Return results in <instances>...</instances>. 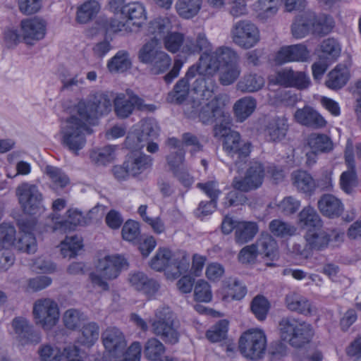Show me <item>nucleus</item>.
Segmentation results:
<instances>
[{
  "label": "nucleus",
  "mask_w": 361,
  "mask_h": 361,
  "mask_svg": "<svg viewBox=\"0 0 361 361\" xmlns=\"http://www.w3.org/2000/svg\"><path fill=\"white\" fill-rule=\"evenodd\" d=\"M255 108V99L251 97H245L235 103L233 111L238 121L243 122L252 114Z\"/></svg>",
  "instance_id": "58836bf2"
},
{
  "label": "nucleus",
  "mask_w": 361,
  "mask_h": 361,
  "mask_svg": "<svg viewBox=\"0 0 361 361\" xmlns=\"http://www.w3.org/2000/svg\"><path fill=\"white\" fill-rule=\"evenodd\" d=\"M171 28V25L169 18H157L149 23L148 32L154 35L153 38L156 37L159 40V38L169 32Z\"/></svg>",
  "instance_id": "13d9d810"
},
{
  "label": "nucleus",
  "mask_w": 361,
  "mask_h": 361,
  "mask_svg": "<svg viewBox=\"0 0 361 361\" xmlns=\"http://www.w3.org/2000/svg\"><path fill=\"white\" fill-rule=\"evenodd\" d=\"M212 48V44L207 39L206 34L200 32L196 35L195 40L190 38L185 39L182 51L188 54L202 52L201 55L211 54Z\"/></svg>",
  "instance_id": "393cba45"
},
{
  "label": "nucleus",
  "mask_w": 361,
  "mask_h": 361,
  "mask_svg": "<svg viewBox=\"0 0 361 361\" xmlns=\"http://www.w3.org/2000/svg\"><path fill=\"white\" fill-rule=\"evenodd\" d=\"M112 94L96 92L90 94L87 101H80L75 106L78 116H82L89 121L97 115L107 114L111 109Z\"/></svg>",
  "instance_id": "6e6552de"
},
{
  "label": "nucleus",
  "mask_w": 361,
  "mask_h": 361,
  "mask_svg": "<svg viewBox=\"0 0 361 361\" xmlns=\"http://www.w3.org/2000/svg\"><path fill=\"white\" fill-rule=\"evenodd\" d=\"M171 59L164 51H159L157 57L149 63L152 74L158 75L165 72L171 66Z\"/></svg>",
  "instance_id": "4d7b16f0"
},
{
  "label": "nucleus",
  "mask_w": 361,
  "mask_h": 361,
  "mask_svg": "<svg viewBox=\"0 0 361 361\" xmlns=\"http://www.w3.org/2000/svg\"><path fill=\"white\" fill-rule=\"evenodd\" d=\"M314 13H304L298 16L292 25V33L295 38H302L312 32Z\"/></svg>",
  "instance_id": "c9c22d12"
},
{
  "label": "nucleus",
  "mask_w": 361,
  "mask_h": 361,
  "mask_svg": "<svg viewBox=\"0 0 361 361\" xmlns=\"http://www.w3.org/2000/svg\"><path fill=\"white\" fill-rule=\"evenodd\" d=\"M123 0H112L110 2V7L114 12H121L123 16L128 17L130 25L138 27L146 20L145 9L142 4L138 2H133L128 5L123 6Z\"/></svg>",
  "instance_id": "f3484780"
},
{
  "label": "nucleus",
  "mask_w": 361,
  "mask_h": 361,
  "mask_svg": "<svg viewBox=\"0 0 361 361\" xmlns=\"http://www.w3.org/2000/svg\"><path fill=\"white\" fill-rule=\"evenodd\" d=\"M202 0H178L176 9L183 18L190 19L197 14L201 8Z\"/></svg>",
  "instance_id": "a19ab883"
},
{
  "label": "nucleus",
  "mask_w": 361,
  "mask_h": 361,
  "mask_svg": "<svg viewBox=\"0 0 361 361\" xmlns=\"http://www.w3.org/2000/svg\"><path fill=\"white\" fill-rule=\"evenodd\" d=\"M198 75V68L195 65L191 66L184 78H181L174 86L173 90L168 94L166 100L168 102L180 104L188 97L189 93L190 80Z\"/></svg>",
  "instance_id": "aec40b11"
},
{
  "label": "nucleus",
  "mask_w": 361,
  "mask_h": 361,
  "mask_svg": "<svg viewBox=\"0 0 361 361\" xmlns=\"http://www.w3.org/2000/svg\"><path fill=\"white\" fill-rule=\"evenodd\" d=\"M99 9L100 6L97 1L89 0L78 8L77 20L81 23H86L97 14Z\"/></svg>",
  "instance_id": "37998d69"
},
{
  "label": "nucleus",
  "mask_w": 361,
  "mask_h": 361,
  "mask_svg": "<svg viewBox=\"0 0 361 361\" xmlns=\"http://www.w3.org/2000/svg\"><path fill=\"white\" fill-rule=\"evenodd\" d=\"M159 39L152 38L149 41L146 42L138 53V59L140 62L146 64H149L154 59L159 51L161 50L158 49Z\"/></svg>",
  "instance_id": "a18cd8bd"
},
{
  "label": "nucleus",
  "mask_w": 361,
  "mask_h": 361,
  "mask_svg": "<svg viewBox=\"0 0 361 361\" xmlns=\"http://www.w3.org/2000/svg\"><path fill=\"white\" fill-rule=\"evenodd\" d=\"M128 266L126 259L118 255H108L98 261L97 270L102 274L105 279H114L121 271Z\"/></svg>",
  "instance_id": "6ab92c4d"
},
{
  "label": "nucleus",
  "mask_w": 361,
  "mask_h": 361,
  "mask_svg": "<svg viewBox=\"0 0 361 361\" xmlns=\"http://www.w3.org/2000/svg\"><path fill=\"white\" fill-rule=\"evenodd\" d=\"M11 326L15 339L20 345L37 344L41 341L40 334L34 329L33 326L25 317H18L13 319Z\"/></svg>",
  "instance_id": "dca6fc26"
},
{
  "label": "nucleus",
  "mask_w": 361,
  "mask_h": 361,
  "mask_svg": "<svg viewBox=\"0 0 361 361\" xmlns=\"http://www.w3.org/2000/svg\"><path fill=\"white\" fill-rule=\"evenodd\" d=\"M16 238V229L9 224L0 225V247L8 248L11 246Z\"/></svg>",
  "instance_id": "69168bd1"
},
{
  "label": "nucleus",
  "mask_w": 361,
  "mask_h": 361,
  "mask_svg": "<svg viewBox=\"0 0 361 361\" xmlns=\"http://www.w3.org/2000/svg\"><path fill=\"white\" fill-rule=\"evenodd\" d=\"M321 214L330 219L340 216L344 210L341 201L333 195H323L317 202Z\"/></svg>",
  "instance_id": "b1692460"
},
{
  "label": "nucleus",
  "mask_w": 361,
  "mask_h": 361,
  "mask_svg": "<svg viewBox=\"0 0 361 361\" xmlns=\"http://www.w3.org/2000/svg\"><path fill=\"white\" fill-rule=\"evenodd\" d=\"M311 150L317 153H327L333 149L331 138L325 134L312 133L307 140Z\"/></svg>",
  "instance_id": "f704fd0d"
},
{
  "label": "nucleus",
  "mask_w": 361,
  "mask_h": 361,
  "mask_svg": "<svg viewBox=\"0 0 361 361\" xmlns=\"http://www.w3.org/2000/svg\"><path fill=\"white\" fill-rule=\"evenodd\" d=\"M219 82L223 86L233 84L241 74V68L239 65L221 67L219 69Z\"/></svg>",
  "instance_id": "79ce46f5"
},
{
  "label": "nucleus",
  "mask_w": 361,
  "mask_h": 361,
  "mask_svg": "<svg viewBox=\"0 0 361 361\" xmlns=\"http://www.w3.org/2000/svg\"><path fill=\"white\" fill-rule=\"evenodd\" d=\"M294 118L297 123L313 129L323 128L327 124L325 118L309 106L297 109L294 114Z\"/></svg>",
  "instance_id": "412c9836"
},
{
  "label": "nucleus",
  "mask_w": 361,
  "mask_h": 361,
  "mask_svg": "<svg viewBox=\"0 0 361 361\" xmlns=\"http://www.w3.org/2000/svg\"><path fill=\"white\" fill-rule=\"evenodd\" d=\"M357 184L355 169H348L341 173L340 177V185L341 189L349 194Z\"/></svg>",
  "instance_id": "0e129e2a"
},
{
  "label": "nucleus",
  "mask_w": 361,
  "mask_h": 361,
  "mask_svg": "<svg viewBox=\"0 0 361 361\" xmlns=\"http://www.w3.org/2000/svg\"><path fill=\"white\" fill-rule=\"evenodd\" d=\"M152 331L171 345L179 341V333L174 326L173 314L169 307H161L155 312V319L152 321Z\"/></svg>",
  "instance_id": "1a4fd4ad"
},
{
  "label": "nucleus",
  "mask_w": 361,
  "mask_h": 361,
  "mask_svg": "<svg viewBox=\"0 0 361 361\" xmlns=\"http://www.w3.org/2000/svg\"><path fill=\"white\" fill-rule=\"evenodd\" d=\"M259 231L258 225L253 221L239 222L235 227V240L240 245L250 241Z\"/></svg>",
  "instance_id": "7c9ffc66"
},
{
  "label": "nucleus",
  "mask_w": 361,
  "mask_h": 361,
  "mask_svg": "<svg viewBox=\"0 0 361 361\" xmlns=\"http://www.w3.org/2000/svg\"><path fill=\"white\" fill-rule=\"evenodd\" d=\"M44 172L51 181L50 188L55 191L63 189L70 184L69 177L60 168L47 165Z\"/></svg>",
  "instance_id": "2f4dec72"
},
{
  "label": "nucleus",
  "mask_w": 361,
  "mask_h": 361,
  "mask_svg": "<svg viewBox=\"0 0 361 361\" xmlns=\"http://www.w3.org/2000/svg\"><path fill=\"white\" fill-rule=\"evenodd\" d=\"M214 136L222 138L224 151L233 159L238 171L243 169L251 152V143L243 140L238 132L221 126L214 128Z\"/></svg>",
  "instance_id": "20e7f679"
},
{
  "label": "nucleus",
  "mask_w": 361,
  "mask_h": 361,
  "mask_svg": "<svg viewBox=\"0 0 361 361\" xmlns=\"http://www.w3.org/2000/svg\"><path fill=\"white\" fill-rule=\"evenodd\" d=\"M195 299L200 302H208L212 298L210 285L204 280H198L194 288Z\"/></svg>",
  "instance_id": "680f3d73"
},
{
  "label": "nucleus",
  "mask_w": 361,
  "mask_h": 361,
  "mask_svg": "<svg viewBox=\"0 0 361 361\" xmlns=\"http://www.w3.org/2000/svg\"><path fill=\"white\" fill-rule=\"evenodd\" d=\"M255 6L257 17L262 20L273 17L279 10L278 0H258Z\"/></svg>",
  "instance_id": "8fccbe9b"
},
{
  "label": "nucleus",
  "mask_w": 361,
  "mask_h": 361,
  "mask_svg": "<svg viewBox=\"0 0 361 361\" xmlns=\"http://www.w3.org/2000/svg\"><path fill=\"white\" fill-rule=\"evenodd\" d=\"M321 51L320 58L325 59L331 63L339 56L341 47L334 39L328 38L321 44Z\"/></svg>",
  "instance_id": "3c124183"
},
{
  "label": "nucleus",
  "mask_w": 361,
  "mask_h": 361,
  "mask_svg": "<svg viewBox=\"0 0 361 361\" xmlns=\"http://www.w3.org/2000/svg\"><path fill=\"white\" fill-rule=\"evenodd\" d=\"M288 128V125L286 118H274L268 123L265 129V135L270 141H280L285 137Z\"/></svg>",
  "instance_id": "473e14b6"
},
{
  "label": "nucleus",
  "mask_w": 361,
  "mask_h": 361,
  "mask_svg": "<svg viewBox=\"0 0 361 361\" xmlns=\"http://www.w3.org/2000/svg\"><path fill=\"white\" fill-rule=\"evenodd\" d=\"M286 304L289 310L305 316L311 315L314 311V307L310 301L296 293H290L286 295Z\"/></svg>",
  "instance_id": "a878e982"
},
{
  "label": "nucleus",
  "mask_w": 361,
  "mask_h": 361,
  "mask_svg": "<svg viewBox=\"0 0 361 361\" xmlns=\"http://www.w3.org/2000/svg\"><path fill=\"white\" fill-rule=\"evenodd\" d=\"M202 101H192L184 106V112L190 118H198L204 124H212L217 121H221L226 116L225 107L229 102L228 97L224 94L216 95L210 101H207L209 97H204L202 92Z\"/></svg>",
  "instance_id": "7ed1b4c3"
},
{
  "label": "nucleus",
  "mask_w": 361,
  "mask_h": 361,
  "mask_svg": "<svg viewBox=\"0 0 361 361\" xmlns=\"http://www.w3.org/2000/svg\"><path fill=\"white\" fill-rule=\"evenodd\" d=\"M20 251L26 253H34L37 250V243L34 234H22L15 244Z\"/></svg>",
  "instance_id": "338daca9"
},
{
  "label": "nucleus",
  "mask_w": 361,
  "mask_h": 361,
  "mask_svg": "<svg viewBox=\"0 0 361 361\" xmlns=\"http://www.w3.org/2000/svg\"><path fill=\"white\" fill-rule=\"evenodd\" d=\"M114 104L115 113L121 118L128 117L135 107L142 109V99L136 95L126 96L123 94H118L114 99Z\"/></svg>",
  "instance_id": "4be33fe9"
},
{
  "label": "nucleus",
  "mask_w": 361,
  "mask_h": 361,
  "mask_svg": "<svg viewBox=\"0 0 361 361\" xmlns=\"http://www.w3.org/2000/svg\"><path fill=\"white\" fill-rule=\"evenodd\" d=\"M32 312L36 324L39 325L44 330L51 329L59 319L58 305L50 298L36 300Z\"/></svg>",
  "instance_id": "f8f14e48"
},
{
  "label": "nucleus",
  "mask_w": 361,
  "mask_h": 361,
  "mask_svg": "<svg viewBox=\"0 0 361 361\" xmlns=\"http://www.w3.org/2000/svg\"><path fill=\"white\" fill-rule=\"evenodd\" d=\"M305 237L309 247L315 250L326 247L330 241V235L320 228L309 229Z\"/></svg>",
  "instance_id": "4c0bfd02"
},
{
  "label": "nucleus",
  "mask_w": 361,
  "mask_h": 361,
  "mask_svg": "<svg viewBox=\"0 0 361 361\" xmlns=\"http://www.w3.org/2000/svg\"><path fill=\"white\" fill-rule=\"evenodd\" d=\"M233 42L238 47L248 49L259 41V32L257 26L249 20H239L231 30Z\"/></svg>",
  "instance_id": "ddd939ff"
},
{
  "label": "nucleus",
  "mask_w": 361,
  "mask_h": 361,
  "mask_svg": "<svg viewBox=\"0 0 361 361\" xmlns=\"http://www.w3.org/2000/svg\"><path fill=\"white\" fill-rule=\"evenodd\" d=\"M22 37L27 44H32L34 42L42 39L47 30V23L39 18L24 19L20 22Z\"/></svg>",
  "instance_id": "a211bd4d"
},
{
  "label": "nucleus",
  "mask_w": 361,
  "mask_h": 361,
  "mask_svg": "<svg viewBox=\"0 0 361 361\" xmlns=\"http://www.w3.org/2000/svg\"><path fill=\"white\" fill-rule=\"evenodd\" d=\"M312 32L317 35H326L329 33L334 27V20L332 17L322 14L316 16L314 14L312 20Z\"/></svg>",
  "instance_id": "09e8293b"
},
{
  "label": "nucleus",
  "mask_w": 361,
  "mask_h": 361,
  "mask_svg": "<svg viewBox=\"0 0 361 361\" xmlns=\"http://www.w3.org/2000/svg\"><path fill=\"white\" fill-rule=\"evenodd\" d=\"M264 85V79L257 74L245 75L237 83V89L242 92H254L259 90Z\"/></svg>",
  "instance_id": "ea45409f"
},
{
  "label": "nucleus",
  "mask_w": 361,
  "mask_h": 361,
  "mask_svg": "<svg viewBox=\"0 0 361 361\" xmlns=\"http://www.w3.org/2000/svg\"><path fill=\"white\" fill-rule=\"evenodd\" d=\"M103 345L111 361H140L142 347L140 343L133 342L128 348L126 336L116 326H109L102 333Z\"/></svg>",
  "instance_id": "f03ea898"
},
{
  "label": "nucleus",
  "mask_w": 361,
  "mask_h": 361,
  "mask_svg": "<svg viewBox=\"0 0 361 361\" xmlns=\"http://www.w3.org/2000/svg\"><path fill=\"white\" fill-rule=\"evenodd\" d=\"M164 344L156 338H149L145 343L144 353L146 357L151 360H157L164 353Z\"/></svg>",
  "instance_id": "864d4df0"
},
{
  "label": "nucleus",
  "mask_w": 361,
  "mask_h": 361,
  "mask_svg": "<svg viewBox=\"0 0 361 361\" xmlns=\"http://www.w3.org/2000/svg\"><path fill=\"white\" fill-rule=\"evenodd\" d=\"M16 195L25 214L35 215L43 209V195L37 185L23 182L16 188Z\"/></svg>",
  "instance_id": "9b49d317"
},
{
  "label": "nucleus",
  "mask_w": 361,
  "mask_h": 361,
  "mask_svg": "<svg viewBox=\"0 0 361 361\" xmlns=\"http://www.w3.org/2000/svg\"><path fill=\"white\" fill-rule=\"evenodd\" d=\"M82 247V240L80 237L77 235L66 237L62 243L61 254L64 257H74Z\"/></svg>",
  "instance_id": "6e6d98bb"
},
{
  "label": "nucleus",
  "mask_w": 361,
  "mask_h": 361,
  "mask_svg": "<svg viewBox=\"0 0 361 361\" xmlns=\"http://www.w3.org/2000/svg\"><path fill=\"white\" fill-rule=\"evenodd\" d=\"M293 184L298 191L310 195L316 188L315 180L310 173L304 171H298L293 173Z\"/></svg>",
  "instance_id": "e433bc0d"
},
{
  "label": "nucleus",
  "mask_w": 361,
  "mask_h": 361,
  "mask_svg": "<svg viewBox=\"0 0 361 361\" xmlns=\"http://www.w3.org/2000/svg\"><path fill=\"white\" fill-rule=\"evenodd\" d=\"M271 233L278 238H285L295 234L296 228L290 224L280 219H274L269 224Z\"/></svg>",
  "instance_id": "49530a36"
},
{
  "label": "nucleus",
  "mask_w": 361,
  "mask_h": 361,
  "mask_svg": "<svg viewBox=\"0 0 361 361\" xmlns=\"http://www.w3.org/2000/svg\"><path fill=\"white\" fill-rule=\"evenodd\" d=\"M264 176L265 170L263 164L260 161L252 160L250 162L244 178H234L232 186L240 191L249 192L262 185Z\"/></svg>",
  "instance_id": "4468645a"
},
{
  "label": "nucleus",
  "mask_w": 361,
  "mask_h": 361,
  "mask_svg": "<svg viewBox=\"0 0 361 361\" xmlns=\"http://www.w3.org/2000/svg\"><path fill=\"white\" fill-rule=\"evenodd\" d=\"M185 42L183 35L176 32L169 33L164 39L165 48L171 53L177 52Z\"/></svg>",
  "instance_id": "e2e57ef3"
},
{
  "label": "nucleus",
  "mask_w": 361,
  "mask_h": 361,
  "mask_svg": "<svg viewBox=\"0 0 361 361\" xmlns=\"http://www.w3.org/2000/svg\"><path fill=\"white\" fill-rule=\"evenodd\" d=\"M350 63H348V64H338L334 69L328 74V80L326 81V85L332 90H337L343 87L350 78Z\"/></svg>",
  "instance_id": "cd10ccee"
},
{
  "label": "nucleus",
  "mask_w": 361,
  "mask_h": 361,
  "mask_svg": "<svg viewBox=\"0 0 361 361\" xmlns=\"http://www.w3.org/2000/svg\"><path fill=\"white\" fill-rule=\"evenodd\" d=\"M99 327L95 322H90L85 324L81 329V336L79 337V343L83 345L92 346L98 340Z\"/></svg>",
  "instance_id": "c03bdc74"
},
{
  "label": "nucleus",
  "mask_w": 361,
  "mask_h": 361,
  "mask_svg": "<svg viewBox=\"0 0 361 361\" xmlns=\"http://www.w3.org/2000/svg\"><path fill=\"white\" fill-rule=\"evenodd\" d=\"M99 24L106 32H117L125 31L128 32L133 30V28L130 25V22L126 20V18L121 14V12H120L119 15L116 14L111 18H100Z\"/></svg>",
  "instance_id": "c756f323"
},
{
  "label": "nucleus",
  "mask_w": 361,
  "mask_h": 361,
  "mask_svg": "<svg viewBox=\"0 0 361 361\" xmlns=\"http://www.w3.org/2000/svg\"><path fill=\"white\" fill-rule=\"evenodd\" d=\"M259 255H263V258L275 261L279 257L278 245L276 240L269 233H262L255 243Z\"/></svg>",
  "instance_id": "bb28decb"
},
{
  "label": "nucleus",
  "mask_w": 361,
  "mask_h": 361,
  "mask_svg": "<svg viewBox=\"0 0 361 361\" xmlns=\"http://www.w3.org/2000/svg\"><path fill=\"white\" fill-rule=\"evenodd\" d=\"M228 329V322L226 319H221L207 331L206 337L212 343L220 342L226 339Z\"/></svg>",
  "instance_id": "603ef678"
},
{
  "label": "nucleus",
  "mask_w": 361,
  "mask_h": 361,
  "mask_svg": "<svg viewBox=\"0 0 361 361\" xmlns=\"http://www.w3.org/2000/svg\"><path fill=\"white\" fill-rule=\"evenodd\" d=\"M90 121L75 111L61 126V144L75 154L82 149L86 144V134L91 130L87 126Z\"/></svg>",
  "instance_id": "39448f33"
},
{
  "label": "nucleus",
  "mask_w": 361,
  "mask_h": 361,
  "mask_svg": "<svg viewBox=\"0 0 361 361\" xmlns=\"http://www.w3.org/2000/svg\"><path fill=\"white\" fill-rule=\"evenodd\" d=\"M269 82L286 87H295L299 90L307 88L310 78L305 71H295L291 68H285L269 76Z\"/></svg>",
  "instance_id": "2eb2a0df"
},
{
  "label": "nucleus",
  "mask_w": 361,
  "mask_h": 361,
  "mask_svg": "<svg viewBox=\"0 0 361 361\" xmlns=\"http://www.w3.org/2000/svg\"><path fill=\"white\" fill-rule=\"evenodd\" d=\"M129 54L126 51H119L109 62L108 68L111 72H124L130 68Z\"/></svg>",
  "instance_id": "de8ad7c7"
},
{
  "label": "nucleus",
  "mask_w": 361,
  "mask_h": 361,
  "mask_svg": "<svg viewBox=\"0 0 361 361\" xmlns=\"http://www.w3.org/2000/svg\"><path fill=\"white\" fill-rule=\"evenodd\" d=\"M159 128L155 120L152 118L144 119L141 121L140 135L142 139L147 142V140H153L159 135Z\"/></svg>",
  "instance_id": "bf43d9fd"
},
{
  "label": "nucleus",
  "mask_w": 361,
  "mask_h": 361,
  "mask_svg": "<svg viewBox=\"0 0 361 361\" xmlns=\"http://www.w3.org/2000/svg\"><path fill=\"white\" fill-rule=\"evenodd\" d=\"M299 224L302 228L319 229L322 226V221L317 211L312 207H304L298 215Z\"/></svg>",
  "instance_id": "72a5a7b5"
},
{
  "label": "nucleus",
  "mask_w": 361,
  "mask_h": 361,
  "mask_svg": "<svg viewBox=\"0 0 361 361\" xmlns=\"http://www.w3.org/2000/svg\"><path fill=\"white\" fill-rule=\"evenodd\" d=\"M68 218L64 221H58L59 218L52 215L51 220L54 222L53 230H59L63 232L74 230L77 226H85L90 223V219L85 216L82 212L76 209H69L67 212Z\"/></svg>",
  "instance_id": "5701e85b"
},
{
  "label": "nucleus",
  "mask_w": 361,
  "mask_h": 361,
  "mask_svg": "<svg viewBox=\"0 0 361 361\" xmlns=\"http://www.w3.org/2000/svg\"><path fill=\"white\" fill-rule=\"evenodd\" d=\"M241 354L251 360L262 359L267 350V338L264 333L259 329H250L239 340Z\"/></svg>",
  "instance_id": "9d476101"
},
{
  "label": "nucleus",
  "mask_w": 361,
  "mask_h": 361,
  "mask_svg": "<svg viewBox=\"0 0 361 361\" xmlns=\"http://www.w3.org/2000/svg\"><path fill=\"white\" fill-rule=\"evenodd\" d=\"M114 147L111 145L94 149L90 153V159L95 164H105L113 159Z\"/></svg>",
  "instance_id": "052dcab7"
},
{
  "label": "nucleus",
  "mask_w": 361,
  "mask_h": 361,
  "mask_svg": "<svg viewBox=\"0 0 361 361\" xmlns=\"http://www.w3.org/2000/svg\"><path fill=\"white\" fill-rule=\"evenodd\" d=\"M237 51L227 46L217 47L211 54L200 55L198 63V76L192 85L195 92H202L204 97H209L217 88L215 74L221 67L240 64Z\"/></svg>",
  "instance_id": "f257e3e1"
},
{
  "label": "nucleus",
  "mask_w": 361,
  "mask_h": 361,
  "mask_svg": "<svg viewBox=\"0 0 361 361\" xmlns=\"http://www.w3.org/2000/svg\"><path fill=\"white\" fill-rule=\"evenodd\" d=\"M279 329L281 339L296 348L309 343L314 334L310 324L293 317L282 318L279 324Z\"/></svg>",
  "instance_id": "0eeeda50"
},
{
  "label": "nucleus",
  "mask_w": 361,
  "mask_h": 361,
  "mask_svg": "<svg viewBox=\"0 0 361 361\" xmlns=\"http://www.w3.org/2000/svg\"><path fill=\"white\" fill-rule=\"evenodd\" d=\"M152 269L165 270L169 279H175L186 273L190 268V259L184 252L173 254L169 250L160 248L150 262Z\"/></svg>",
  "instance_id": "423d86ee"
},
{
  "label": "nucleus",
  "mask_w": 361,
  "mask_h": 361,
  "mask_svg": "<svg viewBox=\"0 0 361 361\" xmlns=\"http://www.w3.org/2000/svg\"><path fill=\"white\" fill-rule=\"evenodd\" d=\"M251 310L256 318L260 321L266 319L270 308V304L268 300L263 295H258L255 296L251 302Z\"/></svg>",
  "instance_id": "5fc2aeb1"
},
{
  "label": "nucleus",
  "mask_w": 361,
  "mask_h": 361,
  "mask_svg": "<svg viewBox=\"0 0 361 361\" xmlns=\"http://www.w3.org/2000/svg\"><path fill=\"white\" fill-rule=\"evenodd\" d=\"M41 361H61L63 350L49 345H43L39 350Z\"/></svg>",
  "instance_id": "774afa93"
},
{
  "label": "nucleus",
  "mask_w": 361,
  "mask_h": 361,
  "mask_svg": "<svg viewBox=\"0 0 361 361\" xmlns=\"http://www.w3.org/2000/svg\"><path fill=\"white\" fill-rule=\"evenodd\" d=\"M152 164L150 156L144 154H132L124 161V166L132 176H136L149 169Z\"/></svg>",
  "instance_id": "c85d7f7f"
}]
</instances>
